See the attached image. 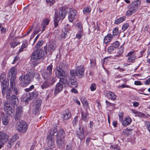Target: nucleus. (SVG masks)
Returning <instances> with one entry per match:
<instances>
[{
  "label": "nucleus",
  "instance_id": "f257e3e1",
  "mask_svg": "<svg viewBox=\"0 0 150 150\" xmlns=\"http://www.w3.org/2000/svg\"><path fill=\"white\" fill-rule=\"evenodd\" d=\"M35 75V72L33 70H28L26 74L22 75L19 77L21 85L24 86H27L33 80Z\"/></svg>",
  "mask_w": 150,
  "mask_h": 150
},
{
  "label": "nucleus",
  "instance_id": "f03ea898",
  "mask_svg": "<svg viewBox=\"0 0 150 150\" xmlns=\"http://www.w3.org/2000/svg\"><path fill=\"white\" fill-rule=\"evenodd\" d=\"M0 81L1 83V92L3 96L6 92V98H8L10 94L11 89H8L9 83L8 81L6 80V75L3 73L0 76Z\"/></svg>",
  "mask_w": 150,
  "mask_h": 150
},
{
  "label": "nucleus",
  "instance_id": "7ed1b4c3",
  "mask_svg": "<svg viewBox=\"0 0 150 150\" xmlns=\"http://www.w3.org/2000/svg\"><path fill=\"white\" fill-rule=\"evenodd\" d=\"M68 9L64 7H61L59 8V11H56L54 17V27H57L60 19H63L66 15Z\"/></svg>",
  "mask_w": 150,
  "mask_h": 150
},
{
  "label": "nucleus",
  "instance_id": "20e7f679",
  "mask_svg": "<svg viewBox=\"0 0 150 150\" xmlns=\"http://www.w3.org/2000/svg\"><path fill=\"white\" fill-rule=\"evenodd\" d=\"M44 52L41 49H37L35 51L31 56V61L33 62L34 65H36V62L42 58L44 56Z\"/></svg>",
  "mask_w": 150,
  "mask_h": 150
},
{
  "label": "nucleus",
  "instance_id": "39448f33",
  "mask_svg": "<svg viewBox=\"0 0 150 150\" xmlns=\"http://www.w3.org/2000/svg\"><path fill=\"white\" fill-rule=\"evenodd\" d=\"M63 77L64 79H62L61 81L63 82L64 85L71 86L72 87H76L77 86V83L76 79L74 78H71L66 75Z\"/></svg>",
  "mask_w": 150,
  "mask_h": 150
},
{
  "label": "nucleus",
  "instance_id": "423d86ee",
  "mask_svg": "<svg viewBox=\"0 0 150 150\" xmlns=\"http://www.w3.org/2000/svg\"><path fill=\"white\" fill-rule=\"evenodd\" d=\"M66 67V62L63 61L60 63L59 67H57L55 70L56 76L58 77H61L66 75L64 74V71L63 68H65Z\"/></svg>",
  "mask_w": 150,
  "mask_h": 150
},
{
  "label": "nucleus",
  "instance_id": "0eeeda50",
  "mask_svg": "<svg viewBox=\"0 0 150 150\" xmlns=\"http://www.w3.org/2000/svg\"><path fill=\"white\" fill-rule=\"evenodd\" d=\"M18 126L16 127L17 129L20 132L25 133L28 129L27 123L23 120L20 121L17 123Z\"/></svg>",
  "mask_w": 150,
  "mask_h": 150
},
{
  "label": "nucleus",
  "instance_id": "6e6552de",
  "mask_svg": "<svg viewBox=\"0 0 150 150\" xmlns=\"http://www.w3.org/2000/svg\"><path fill=\"white\" fill-rule=\"evenodd\" d=\"M63 77H61V78L58 77L60 79L59 81L57 83L55 88L54 91V94L55 96H56L57 94L59 93L63 89V84L64 85V83H63V82L61 81V80L62 79H64Z\"/></svg>",
  "mask_w": 150,
  "mask_h": 150
},
{
  "label": "nucleus",
  "instance_id": "1a4fd4ad",
  "mask_svg": "<svg viewBox=\"0 0 150 150\" xmlns=\"http://www.w3.org/2000/svg\"><path fill=\"white\" fill-rule=\"evenodd\" d=\"M11 90L10 94V96L8 98H6V92L5 94H6V98L7 99H9L10 100V102L11 104V105L13 106L14 108H15V106L16 105H18V99L17 97L15 95H13L11 96Z\"/></svg>",
  "mask_w": 150,
  "mask_h": 150
},
{
  "label": "nucleus",
  "instance_id": "9d476101",
  "mask_svg": "<svg viewBox=\"0 0 150 150\" xmlns=\"http://www.w3.org/2000/svg\"><path fill=\"white\" fill-rule=\"evenodd\" d=\"M77 12L75 10L70 9L69 11L68 18L70 22H72L76 17Z\"/></svg>",
  "mask_w": 150,
  "mask_h": 150
},
{
  "label": "nucleus",
  "instance_id": "9b49d317",
  "mask_svg": "<svg viewBox=\"0 0 150 150\" xmlns=\"http://www.w3.org/2000/svg\"><path fill=\"white\" fill-rule=\"evenodd\" d=\"M84 132L83 128H81L80 126L76 131V136L81 140H82L85 138Z\"/></svg>",
  "mask_w": 150,
  "mask_h": 150
},
{
  "label": "nucleus",
  "instance_id": "f8f14e48",
  "mask_svg": "<svg viewBox=\"0 0 150 150\" xmlns=\"http://www.w3.org/2000/svg\"><path fill=\"white\" fill-rule=\"evenodd\" d=\"M46 142L48 146L52 149L54 146V141L52 137L51 136H48L46 139Z\"/></svg>",
  "mask_w": 150,
  "mask_h": 150
},
{
  "label": "nucleus",
  "instance_id": "ddd939ff",
  "mask_svg": "<svg viewBox=\"0 0 150 150\" xmlns=\"http://www.w3.org/2000/svg\"><path fill=\"white\" fill-rule=\"evenodd\" d=\"M9 136L5 133L0 132V143L4 144L8 140Z\"/></svg>",
  "mask_w": 150,
  "mask_h": 150
},
{
  "label": "nucleus",
  "instance_id": "4468645a",
  "mask_svg": "<svg viewBox=\"0 0 150 150\" xmlns=\"http://www.w3.org/2000/svg\"><path fill=\"white\" fill-rule=\"evenodd\" d=\"M22 108V107L19 106L16 109L15 116V120H16L17 121L20 118L23 112Z\"/></svg>",
  "mask_w": 150,
  "mask_h": 150
},
{
  "label": "nucleus",
  "instance_id": "2eb2a0df",
  "mask_svg": "<svg viewBox=\"0 0 150 150\" xmlns=\"http://www.w3.org/2000/svg\"><path fill=\"white\" fill-rule=\"evenodd\" d=\"M76 70L79 78H82L84 75V69L83 66L82 65L78 66L76 67Z\"/></svg>",
  "mask_w": 150,
  "mask_h": 150
},
{
  "label": "nucleus",
  "instance_id": "dca6fc26",
  "mask_svg": "<svg viewBox=\"0 0 150 150\" xmlns=\"http://www.w3.org/2000/svg\"><path fill=\"white\" fill-rule=\"evenodd\" d=\"M57 46L55 42H49L47 47L48 51L50 52H53L55 50Z\"/></svg>",
  "mask_w": 150,
  "mask_h": 150
},
{
  "label": "nucleus",
  "instance_id": "f3484780",
  "mask_svg": "<svg viewBox=\"0 0 150 150\" xmlns=\"http://www.w3.org/2000/svg\"><path fill=\"white\" fill-rule=\"evenodd\" d=\"M127 8L128 10L126 12V15L127 16H131L137 11L129 4L128 5Z\"/></svg>",
  "mask_w": 150,
  "mask_h": 150
},
{
  "label": "nucleus",
  "instance_id": "a211bd4d",
  "mask_svg": "<svg viewBox=\"0 0 150 150\" xmlns=\"http://www.w3.org/2000/svg\"><path fill=\"white\" fill-rule=\"evenodd\" d=\"M68 29L66 28H64L62 30V32L61 35V37L63 39L68 38L70 36V33L68 31Z\"/></svg>",
  "mask_w": 150,
  "mask_h": 150
},
{
  "label": "nucleus",
  "instance_id": "6ab92c4d",
  "mask_svg": "<svg viewBox=\"0 0 150 150\" xmlns=\"http://www.w3.org/2000/svg\"><path fill=\"white\" fill-rule=\"evenodd\" d=\"M57 145L59 149H62L64 147L65 143L64 139H57Z\"/></svg>",
  "mask_w": 150,
  "mask_h": 150
},
{
  "label": "nucleus",
  "instance_id": "aec40b11",
  "mask_svg": "<svg viewBox=\"0 0 150 150\" xmlns=\"http://www.w3.org/2000/svg\"><path fill=\"white\" fill-rule=\"evenodd\" d=\"M1 114L3 115L2 117V121L3 124L5 125H8L9 120V118L3 112L1 113Z\"/></svg>",
  "mask_w": 150,
  "mask_h": 150
},
{
  "label": "nucleus",
  "instance_id": "412c9836",
  "mask_svg": "<svg viewBox=\"0 0 150 150\" xmlns=\"http://www.w3.org/2000/svg\"><path fill=\"white\" fill-rule=\"evenodd\" d=\"M71 116V113L68 109H67L63 112L62 117L64 119L67 120Z\"/></svg>",
  "mask_w": 150,
  "mask_h": 150
},
{
  "label": "nucleus",
  "instance_id": "4be33fe9",
  "mask_svg": "<svg viewBox=\"0 0 150 150\" xmlns=\"http://www.w3.org/2000/svg\"><path fill=\"white\" fill-rule=\"evenodd\" d=\"M141 3L140 1L137 0L132 2L129 4L132 7V8H134L137 11L138 8L140 6Z\"/></svg>",
  "mask_w": 150,
  "mask_h": 150
},
{
  "label": "nucleus",
  "instance_id": "5701e85b",
  "mask_svg": "<svg viewBox=\"0 0 150 150\" xmlns=\"http://www.w3.org/2000/svg\"><path fill=\"white\" fill-rule=\"evenodd\" d=\"M41 104L40 103H36L33 106V109L32 111L35 114H38L40 111V106Z\"/></svg>",
  "mask_w": 150,
  "mask_h": 150
},
{
  "label": "nucleus",
  "instance_id": "b1692460",
  "mask_svg": "<svg viewBox=\"0 0 150 150\" xmlns=\"http://www.w3.org/2000/svg\"><path fill=\"white\" fill-rule=\"evenodd\" d=\"M65 136V132L62 129H60L57 134L56 138L64 139Z\"/></svg>",
  "mask_w": 150,
  "mask_h": 150
},
{
  "label": "nucleus",
  "instance_id": "393cba45",
  "mask_svg": "<svg viewBox=\"0 0 150 150\" xmlns=\"http://www.w3.org/2000/svg\"><path fill=\"white\" fill-rule=\"evenodd\" d=\"M131 122V119L129 116L127 117L124 120L122 121V124L125 126L129 125Z\"/></svg>",
  "mask_w": 150,
  "mask_h": 150
},
{
  "label": "nucleus",
  "instance_id": "a878e982",
  "mask_svg": "<svg viewBox=\"0 0 150 150\" xmlns=\"http://www.w3.org/2000/svg\"><path fill=\"white\" fill-rule=\"evenodd\" d=\"M113 37V35H112L110 34H108L105 37L104 39V43L106 44L110 42L111 40Z\"/></svg>",
  "mask_w": 150,
  "mask_h": 150
},
{
  "label": "nucleus",
  "instance_id": "bb28decb",
  "mask_svg": "<svg viewBox=\"0 0 150 150\" xmlns=\"http://www.w3.org/2000/svg\"><path fill=\"white\" fill-rule=\"evenodd\" d=\"M52 85V83L47 79L43 83L41 87L42 88L44 89Z\"/></svg>",
  "mask_w": 150,
  "mask_h": 150
},
{
  "label": "nucleus",
  "instance_id": "cd10ccee",
  "mask_svg": "<svg viewBox=\"0 0 150 150\" xmlns=\"http://www.w3.org/2000/svg\"><path fill=\"white\" fill-rule=\"evenodd\" d=\"M49 20L47 19H45L42 22L41 27H42V30L41 33H42L45 29L46 26L49 23Z\"/></svg>",
  "mask_w": 150,
  "mask_h": 150
},
{
  "label": "nucleus",
  "instance_id": "c85d7f7f",
  "mask_svg": "<svg viewBox=\"0 0 150 150\" xmlns=\"http://www.w3.org/2000/svg\"><path fill=\"white\" fill-rule=\"evenodd\" d=\"M107 96L108 98L112 100H114L116 99V95L112 92L108 91L107 94Z\"/></svg>",
  "mask_w": 150,
  "mask_h": 150
},
{
  "label": "nucleus",
  "instance_id": "c756f323",
  "mask_svg": "<svg viewBox=\"0 0 150 150\" xmlns=\"http://www.w3.org/2000/svg\"><path fill=\"white\" fill-rule=\"evenodd\" d=\"M15 83L12 82L11 81H10V85L13 91H14L15 94L17 95L19 94L17 88L15 87Z\"/></svg>",
  "mask_w": 150,
  "mask_h": 150
},
{
  "label": "nucleus",
  "instance_id": "7c9ffc66",
  "mask_svg": "<svg viewBox=\"0 0 150 150\" xmlns=\"http://www.w3.org/2000/svg\"><path fill=\"white\" fill-rule=\"evenodd\" d=\"M12 108L10 106V103L8 101H5L4 102V111L7 110L8 109H10Z\"/></svg>",
  "mask_w": 150,
  "mask_h": 150
},
{
  "label": "nucleus",
  "instance_id": "2f4dec72",
  "mask_svg": "<svg viewBox=\"0 0 150 150\" xmlns=\"http://www.w3.org/2000/svg\"><path fill=\"white\" fill-rule=\"evenodd\" d=\"M125 19V16H123L121 17L116 20L115 21L114 23L115 24H118L122 23V22L124 21Z\"/></svg>",
  "mask_w": 150,
  "mask_h": 150
},
{
  "label": "nucleus",
  "instance_id": "473e14b6",
  "mask_svg": "<svg viewBox=\"0 0 150 150\" xmlns=\"http://www.w3.org/2000/svg\"><path fill=\"white\" fill-rule=\"evenodd\" d=\"M42 27L41 26L40 27L38 25H37L36 28H35L34 31L33 33L34 35H35L39 32H42Z\"/></svg>",
  "mask_w": 150,
  "mask_h": 150
},
{
  "label": "nucleus",
  "instance_id": "72a5a7b5",
  "mask_svg": "<svg viewBox=\"0 0 150 150\" xmlns=\"http://www.w3.org/2000/svg\"><path fill=\"white\" fill-rule=\"evenodd\" d=\"M81 119L85 121H87L88 119L87 117V112L82 111L81 112Z\"/></svg>",
  "mask_w": 150,
  "mask_h": 150
},
{
  "label": "nucleus",
  "instance_id": "f704fd0d",
  "mask_svg": "<svg viewBox=\"0 0 150 150\" xmlns=\"http://www.w3.org/2000/svg\"><path fill=\"white\" fill-rule=\"evenodd\" d=\"M7 114L10 116H12L14 115V110L12 108L10 109H8L7 110L4 111Z\"/></svg>",
  "mask_w": 150,
  "mask_h": 150
},
{
  "label": "nucleus",
  "instance_id": "c9c22d12",
  "mask_svg": "<svg viewBox=\"0 0 150 150\" xmlns=\"http://www.w3.org/2000/svg\"><path fill=\"white\" fill-rule=\"evenodd\" d=\"M42 74L43 78L44 79H46L50 77L52 75L50 73L49 74L46 71H44L42 72Z\"/></svg>",
  "mask_w": 150,
  "mask_h": 150
},
{
  "label": "nucleus",
  "instance_id": "e433bc0d",
  "mask_svg": "<svg viewBox=\"0 0 150 150\" xmlns=\"http://www.w3.org/2000/svg\"><path fill=\"white\" fill-rule=\"evenodd\" d=\"M30 96L26 94H23L22 97V99L25 101V103H28V102L30 100Z\"/></svg>",
  "mask_w": 150,
  "mask_h": 150
},
{
  "label": "nucleus",
  "instance_id": "4c0bfd02",
  "mask_svg": "<svg viewBox=\"0 0 150 150\" xmlns=\"http://www.w3.org/2000/svg\"><path fill=\"white\" fill-rule=\"evenodd\" d=\"M131 111L133 113L135 114V116H136L142 117L144 115L143 113L137 111L135 110L132 109Z\"/></svg>",
  "mask_w": 150,
  "mask_h": 150
},
{
  "label": "nucleus",
  "instance_id": "58836bf2",
  "mask_svg": "<svg viewBox=\"0 0 150 150\" xmlns=\"http://www.w3.org/2000/svg\"><path fill=\"white\" fill-rule=\"evenodd\" d=\"M91 11V8L89 7H85L83 8V11L84 14H87L89 13Z\"/></svg>",
  "mask_w": 150,
  "mask_h": 150
},
{
  "label": "nucleus",
  "instance_id": "ea45409f",
  "mask_svg": "<svg viewBox=\"0 0 150 150\" xmlns=\"http://www.w3.org/2000/svg\"><path fill=\"white\" fill-rule=\"evenodd\" d=\"M10 72L11 74V76H16L17 70L14 67H13L11 68Z\"/></svg>",
  "mask_w": 150,
  "mask_h": 150
},
{
  "label": "nucleus",
  "instance_id": "a19ab883",
  "mask_svg": "<svg viewBox=\"0 0 150 150\" xmlns=\"http://www.w3.org/2000/svg\"><path fill=\"white\" fill-rule=\"evenodd\" d=\"M53 67V66L52 64H50L47 67L46 70L45 71L47 72L49 74L50 73L52 74V70Z\"/></svg>",
  "mask_w": 150,
  "mask_h": 150
},
{
  "label": "nucleus",
  "instance_id": "79ce46f5",
  "mask_svg": "<svg viewBox=\"0 0 150 150\" xmlns=\"http://www.w3.org/2000/svg\"><path fill=\"white\" fill-rule=\"evenodd\" d=\"M83 34V31H79L77 34L76 35V38L80 39L81 38Z\"/></svg>",
  "mask_w": 150,
  "mask_h": 150
},
{
  "label": "nucleus",
  "instance_id": "37998d69",
  "mask_svg": "<svg viewBox=\"0 0 150 150\" xmlns=\"http://www.w3.org/2000/svg\"><path fill=\"white\" fill-rule=\"evenodd\" d=\"M124 50V48L123 47H120L119 48L118 51L117 52V53L118 54L116 56L118 57L120 56L122 54Z\"/></svg>",
  "mask_w": 150,
  "mask_h": 150
},
{
  "label": "nucleus",
  "instance_id": "c03bdc74",
  "mask_svg": "<svg viewBox=\"0 0 150 150\" xmlns=\"http://www.w3.org/2000/svg\"><path fill=\"white\" fill-rule=\"evenodd\" d=\"M43 40H42L38 42L35 45V47L37 48H40L43 45Z\"/></svg>",
  "mask_w": 150,
  "mask_h": 150
},
{
  "label": "nucleus",
  "instance_id": "a18cd8bd",
  "mask_svg": "<svg viewBox=\"0 0 150 150\" xmlns=\"http://www.w3.org/2000/svg\"><path fill=\"white\" fill-rule=\"evenodd\" d=\"M119 45V42L117 41H116L112 44L111 45H112V46L114 48H115V49L118 48Z\"/></svg>",
  "mask_w": 150,
  "mask_h": 150
},
{
  "label": "nucleus",
  "instance_id": "49530a36",
  "mask_svg": "<svg viewBox=\"0 0 150 150\" xmlns=\"http://www.w3.org/2000/svg\"><path fill=\"white\" fill-rule=\"evenodd\" d=\"M76 26L78 28L79 31H83L82 25L81 24L79 23H77L76 24Z\"/></svg>",
  "mask_w": 150,
  "mask_h": 150
},
{
  "label": "nucleus",
  "instance_id": "de8ad7c7",
  "mask_svg": "<svg viewBox=\"0 0 150 150\" xmlns=\"http://www.w3.org/2000/svg\"><path fill=\"white\" fill-rule=\"evenodd\" d=\"M38 94V93L37 92L35 91H34L30 94L29 97L30 98L33 97V98H35L37 96Z\"/></svg>",
  "mask_w": 150,
  "mask_h": 150
},
{
  "label": "nucleus",
  "instance_id": "09e8293b",
  "mask_svg": "<svg viewBox=\"0 0 150 150\" xmlns=\"http://www.w3.org/2000/svg\"><path fill=\"white\" fill-rule=\"evenodd\" d=\"M19 138V136L17 134H14L11 138V140H12L13 142H15L17 139Z\"/></svg>",
  "mask_w": 150,
  "mask_h": 150
},
{
  "label": "nucleus",
  "instance_id": "8fccbe9b",
  "mask_svg": "<svg viewBox=\"0 0 150 150\" xmlns=\"http://www.w3.org/2000/svg\"><path fill=\"white\" fill-rule=\"evenodd\" d=\"M119 33L118 28L117 27L115 28L113 30V36H116Z\"/></svg>",
  "mask_w": 150,
  "mask_h": 150
},
{
  "label": "nucleus",
  "instance_id": "3c124183",
  "mask_svg": "<svg viewBox=\"0 0 150 150\" xmlns=\"http://www.w3.org/2000/svg\"><path fill=\"white\" fill-rule=\"evenodd\" d=\"M70 74L73 76H78V73L76 70H71L70 71Z\"/></svg>",
  "mask_w": 150,
  "mask_h": 150
},
{
  "label": "nucleus",
  "instance_id": "603ef678",
  "mask_svg": "<svg viewBox=\"0 0 150 150\" xmlns=\"http://www.w3.org/2000/svg\"><path fill=\"white\" fill-rule=\"evenodd\" d=\"M14 142H13L11 139L8 142L7 144V147L9 148H11L12 147V146L14 144Z\"/></svg>",
  "mask_w": 150,
  "mask_h": 150
},
{
  "label": "nucleus",
  "instance_id": "864d4df0",
  "mask_svg": "<svg viewBox=\"0 0 150 150\" xmlns=\"http://www.w3.org/2000/svg\"><path fill=\"white\" fill-rule=\"evenodd\" d=\"M145 125L146 129L150 132V122L148 121H146L145 122Z\"/></svg>",
  "mask_w": 150,
  "mask_h": 150
},
{
  "label": "nucleus",
  "instance_id": "5fc2aeb1",
  "mask_svg": "<svg viewBox=\"0 0 150 150\" xmlns=\"http://www.w3.org/2000/svg\"><path fill=\"white\" fill-rule=\"evenodd\" d=\"M135 58L136 56L129 57L128 58L127 61L129 62H132L135 59Z\"/></svg>",
  "mask_w": 150,
  "mask_h": 150
},
{
  "label": "nucleus",
  "instance_id": "6e6d98bb",
  "mask_svg": "<svg viewBox=\"0 0 150 150\" xmlns=\"http://www.w3.org/2000/svg\"><path fill=\"white\" fill-rule=\"evenodd\" d=\"M50 82L52 83V85H53L54 82L56 81V79L55 77H50L49 79H48Z\"/></svg>",
  "mask_w": 150,
  "mask_h": 150
},
{
  "label": "nucleus",
  "instance_id": "4d7b16f0",
  "mask_svg": "<svg viewBox=\"0 0 150 150\" xmlns=\"http://www.w3.org/2000/svg\"><path fill=\"white\" fill-rule=\"evenodd\" d=\"M19 44V42H12L11 43V47L14 48Z\"/></svg>",
  "mask_w": 150,
  "mask_h": 150
},
{
  "label": "nucleus",
  "instance_id": "13d9d810",
  "mask_svg": "<svg viewBox=\"0 0 150 150\" xmlns=\"http://www.w3.org/2000/svg\"><path fill=\"white\" fill-rule=\"evenodd\" d=\"M115 49L112 46V45H111L108 47L107 51L109 53H110Z\"/></svg>",
  "mask_w": 150,
  "mask_h": 150
},
{
  "label": "nucleus",
  "instance_id": "bf43d9fd",
  "mask_svg": "<svg viewBox=\"0 0 150 150\" xmlns=\"http://www.w3.org/2000/svg\"><path fill=\"white\" fill-rule=\"evenodd\" d=\"M82 103L84 107L86 108H87L89 107L88 104L87 100H85V102L82 101Z\"/></svg>",
  "mask_w": 150,
  "mask_h": 150
},
{
  "label": "nucleus",
  "instance_id": "052dcab7",
  "mask_svg": "<svg viewBox=\"0 0 150 150\" xmlns=\"http://www.w3.org/2000/svg\"><path fill=\"white\" fill-rule=\"evenodd\" d=\"M78 122V118L77 117H76L74 118L73 121V123L74 125H76Z\"/></svg>",
  "mask_w": 150,
  "mask_h": 150
},
{
  "label": "nucleus",
  "instance_id": "680f3d73",
  "mask_svg": "<svg viewBox=\"0 0 150 150\" xmlns=\"http://www.w3.org/2000/svg\"><path fill=\"white\" fill-rule=\"evenodd\" d=\"M96 88V85L95 83H92L90 87V89L91 91H95Z\"/></svg>",
  "mask_w": 150,
  "mask_h": 150
},
{
  "label": "nucleus",
  "instance_id": "e2e57ef3",
  "mask_svg": "<svg viewBox=\"0 0 150 150\" xmlns=\"http://www.w3.org/2000/svg\"><path fill=\"white\" fill-rule=\"evenodd\" d=\"M28 44L26 40H25L23 41L21 47L23 48H26L28 46Z\"/></svg>",
  "mask_w": 150,
  "mask_h": 150
},
{
  "label": "nucleus",
  "instance_id": "0e129e2a",
  "mask_svg": "<svg viewBox=\"0 0 150 150\" xmlns=\"http://www.w3.org/2000/svg\"><path fill=\"white\" fill-rule=\"evenodd\" d=\"M129 26V25L128 23L124 24L122 26V29L123 31L126 30Z\"/></svg>",
  "mask_w": 150,
  "mask_h": 150
},
{
  "label": "nucleus",
  "instance_id": "69168bd1",
  "mask_svg": "<svg viewBox=\"0 0 150 150\" xmlns=\"http://www.w3.org/2000/svg\"><path fill=\"white\" fill-rule=\"evenodd\" d=\"M34 88V86L33 85H32L29 88L25 89V91L28 92L31 91Z\"/></svg>",
  "mask_w": 150,
  "mask_h": 150
},
{
  "label": "nucleus",
  "instance_id": "338daca9",
  "mask_svg": "<svg viewBox=\"0 0 150 150\" xmlns=\"http://www.w3.org/2000/svg\"><path fill=\"white\" fill-rule=\"evenodd\" d=\"M56 130H55V129L54 130V129L52 130L51 129L50 130V132L48 136H51L52 137V136H53L55 132H56Z\"/></svg>",
  "mask_w": 150,
  "mask_h": 150
},
{
  "label": "nucleus",
  "instance_id": "774afa93",
  "mask_svg": "<svg viewBox=\"0 0 150 150\" xmlns=\"http://www.w3.org/2000/svg\"><path fill=\"white\" fill-rule=\"evenodd\" d=\"M134 51H130L128 53L127 56L129 57L133 56H135V55L134 54Z\"/></svg>",
  "mask_w": 150,
  "mask_h": 150
}]
</instances>
